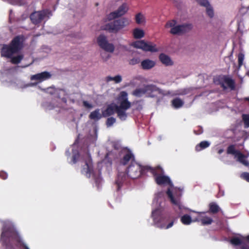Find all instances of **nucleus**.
Segmentation results:
<instances>
[{
  "label": "nucleus",
  "mask_w": 249,
  "mask_h": 249,
  "mask_svg": "<svg viewBox=\"0 0 249 249\" xmlns=\"http://www.w3.org/2000/svg\"><path fill=\"white\" fill-rule=\"evenodd\" d=\"M145 168L149 170L154 175L155 181L158 184L168 186L166 194L171 202L180 211L178 213L181 214L187 212L188 210L184 207L180 202L182 190L179 188L175 187L168 176L163 175V169L160 167L153 168L147 166Z\"/></svg>",
  "instance_id": "1"
},
{
  "label": "nucleus",
  "mask_w": 249,
  "mask_h": 249,
  "mask_svg": "<svg viewBox=\"0 0 249 249\" xmlns=\"http://www.w3.org/2000/svg\"><path fill=\"white\" fill-rule=\"evenodd\" d=\"M164 200V193L162 192L158 193L153 200L151 216L154 225L160 229H169L172 227L174 222L172 221L166 226V219L163 215V208L161 203Z\"/></svg>",
  "instance_id": "2"
},
{
  "label": "nucleus",
  "mask_w": 249,
  "mask_h": 249,
  "mask_svg": "<svg viewBox=\"0 0 249 249\" xmlns=\"http://www.w3.org/2000/svg\"><path fill=\"white\" fill-rule=\"evenodd\" d=\"M192 90V88H184L179 89L174 91L173 93H171L169 92L164 93L163 91L158 88L156 86L151 84L144 85L142 87L137 88L133 91L132 94L138 97H142L145 94H147V96L149 97H154V95L153 93L155 92L161 95L171 94L173 96L184 95L191 93Z\"/></svg>",
  "instance_id": "3"
},
{
  "label": "nucleus",
  "mask_w": 249,
  "mask_h": 249,
  "mask_svg": "<svg viewBox=\"0 0 249 249\" xmlns=\"http://www.w3.org/2000/svg\"><path fill=\"white\" fill-rule=\"evenodd\" d=\"M11 239H14L17 241V246L19 248L23 247L24 249H29L26 245L20 241L17 233L14 230L13 224L9 221H6L3 222L0 242L3 245H5L6 242Z\"/></svg>",
  "instance_id": "4"
},
{
  "label": "nucleus",
  "mask_w": 249,
  "mask_h": 249,
  "mask_svg": "<svg viewBox=\"0 0 249 249\" xmlns=\"http://www.w3.org/2000/svg\"><path fill=\"white\" fill-rule=\"evenodd\" d=\"M127 95L126 92L123 91L120 93L117 99L118 105L116 107V112L122 121L126 119L127 114L126 111L131 107V103L128 101Z\"/></svg>",
  "instance_id": "5"
},
{
  "label": "nucleus",
  "mask_w": 249,
  "mask_h": 249,
  "mask_svg": "<svg viewBox=\"0 0 249 249\" xmlns=\"http://www.w3.org/2000/svg\"><path fill=\"white\" fill-rule=\"evenodd\" d=\"M22 47V38L16 36L9 45H4L1 51V55L7 58H11L13 54L18 52Z\"/></svg>",
  "instance_id": "6"
},
{
  "label": "nucleus",
  "mask_w": 249,
  "mask_h": 249,
  "mask_svg": "<svg viewBox=\"0 0 249 249\" xmlns=\"http://www.w3.org/2000/svg\"><path fill=\"white\" fill-rule=\"evenodd\" d=\"M165 28L170 29L169 33L174 35H180L185 34L192 29L191 24H178L176 20L173 19L168 21Z\"/></svg>",
  "instance_id": "7"
},
{
  "label": "nucleus",
  "mask_w": 249,
  "mask_h": 249,
  "mask_svg": "<svg viewBox=\"0 0 249 249\" xmlns=\"http://www.w3.org/2000/svg\"><path fill=\"white\" fill-rule=\"evenodd\" d=\"M128 24V19L126 18H122L106 24L102 27V29L110 33H116Z\"/></svg>",
  "instance_id": "8"
},
{
  "label": "nucleus",
  "mask_w": 249,
  "mask_h": 249,
  "mask_svg": "<svg viewBox=\"0 0 249 249\" xmlns=\"http://www.w3.org/2000/svg\"><path fill=\"white\" fill-rule=\"evenodd\" d=\"M80 161L82 164V173L87 178L95 177L93 171L92 162L90 156L86 153L84 156L80 158Z\"/></svg>",
  "instance_id": "9"
},
{
  "label": "nucleus",
  "mask_w": 249,
  "mask_h": 249,
  "mask_svg": "<svg viewBox=\"0 0 249 249\" xmlns=\"http://www.w3.org/2000/svg\"><path fill=\"white\" fill-rule=\"evenodd\" d=\"M52 16V12L46 9L32 13L30 16V18L34 24H37L42 21L47 20Z\"/></svg>",
  "instance_id": "10"
},
{
  "label": "nucleus",
  "mask_w": 249,
  "mask_h": 249,
  "mask_svg": "<svg viewBox=\"0 0 249 249\" xmlns=\"http://www.w3.org/2000/svg\"><path fill=\"white\" fill-rule=\"evenodd\" d=\"M230 242L237 246L236 249H249V235L246 237L240 236L233 237L230 240Z\"/></svg>",
  "instance_id": "11"
},
{
  "label": "nucleus",
  "mask_w": 249,
  "mask_h": 249,
  "mask_svg": "<svg viewBox=\"0 0 249 249\" xmlns=\"http://www.w3.org/2000/svg\"><path fill=\"white\" fill-rule=\"evenodd\" d=\"M227 153L232 154L234 156L235 158L240 163H242L245 166H249V163L245 158H247L249 156V152H248L245 156L242 154L240 151L235 150L234 146L233 145H230L228 147L227 149Z\"/></svg>",
  "instance_id": "12"
},
{
  "label": "nucleus",
  "mask_w": 249,
  "mask_h": 249,
  "mask_svg": "<svg viewBox=\"0 0 249 249\" xmlns=\"http://www.w3.org/2000/svg\"><path fill=\"white\" fill-rule=\"evenodd\" d=\"M133 46L135 48L141 49L146 52H156L158 51L154 44L151 42H146L143 40L137 41L133 43Z\"/></svg>",
  "instance_id": "13"
},
{
  "label": "nucleus",
  "mask_w": 249,
  "mask_h": 249,
  "mask_svg": "<svg viewBox=\"0 0 249 249\" xmlns=\"http://www.w3.org/2000/svg\"><path fill=\"white\" fill-rule=\"evenodd\" d=\"M142 171L141 166L136 162H133L128 166L127 174L130 178L134 179L141 176Z\"/></svg>",
  "instance_id": "14"
},
{
  "label": "nucleus",
  "mask_w": 249,
  "mask_h": 249,
  "mask_svg": "<svg viewBox=\"0 0 249 249\" xmlns=\"http://www.w3.org/2000/svg\"><path fill=\"white\" fill-rule=\"evenodd\" d=\"M129 7L126 3H123L115 11L110 13L107 16V19L109 20H113L116 18L124 15L128 10Z\"/></svg>",
  "instance_id": "15"
},
{
  "label": "nucleus",
  "mask_w": 249,
  "mask_h": 249,
  "mask_svg": "<svg viewBox=\"0 0 249 249\" xmlns=\"http://www.w3.org/2000/svg\"><path fill=\"white\" fill-rule=\"evenodd\" d=\"M97 43L102 49L107 52L113 53L114 51L113 44L109 43L107 37L104 35H100L98 36Z\"/></svg>",
  "instance_id": "16"
},
{
  "label": "nucleus",
  "mask_w": 249,
  "mask_h": 249,
  "mask_svg": "<svg viewBox=\"0 0 249 249\" xmlns=\"http://www.w3.org/2000/svg\"><path fill=\"white\" fill-rule=\"evenodd\" d=\"M220 84L224 89L230 88L233 89L235 88V82L233 79L227 76L219 77Z\"/></svg>",
  "instance_id": "17"
},
{
  "label": "nucleus",
  "mask_w": 249,
  "mask_h": 249,
  "mask_svg": "<svg viewBox=\"0 0 249 249\" xmlns=\"http://www.w3.org/2000/svg\"><path fill=\"white\" fill-rule=\"evenodd\" d=\"M51 76L52 74L49 72L43 71L32 75L31 76V80L32 81L36 80L38 81V82H41L50 79Z\"/></svg>",
  "instance_id": "18"
},
{
  "label": "nucleus",
  "mask_w": 249,
  "mask_h": 249,
  "mask_svg": "<svg viewBox=\"0 0 249 249\" xmlns=\"http://www.w3.org/2000/svg\"><path fill=\"white\" fill-rule=\"evenodd\" d=\"M133 162H136L134 156L130 151H127L121 160V163L124 165L129 163L131 164Z\"/></svg>",
  "instance_id": "19"
},
{
  "label": "nucleus",
  "mask_w": 249,
  "mask_h": 249,
  "mask_svg": "<svg viewBox=\"0 0 249 249\" xmlns=\"http://www.w3.org/2000/svg\"><path fill=\"white\" fill-rule=\"evenodd\" d=\"M193 212L196 214V218L199 219L197 221H201L202 225H209L212 223L213 219L211 217L205 216L204 213H198L195 211H193Z\"/></svg>",
  "instance_id": "20"
},
{
  "label": "nucleus",
  "mask_w": 249,
  "mask_h": 249,
  "mask_svg": "<svg viewBox=\"0 0 249 249\" xmlns=\"http://www.w3.org/2000/svg\"><path fill=\"white\" fill-rule=\"evenodd\" d=\"M199 219L196 218V216L189 215L188 214H184L180 218V221L184 225H188L191 223L194 222H197Z\"/></svg>",
  "instance_id": "21"
},
{
  "label": "nucleus",
  "mask_w": 249,
  "mask_h": 249,
  "mask_svg": "<svg viewBox=\"0 0 249 249\" xmlns=\"http://www.w3.org/2000/svg\"><path fill=\"white\" fill-rule=\"evenodd\" d=\"M156 63L154 61L149 59H145L142 61L141 66L144 70H149L155 66Z\"/></svg>",
  "instance_id": "22"
},
{
  "label": "nucleus",
  "mask_w": 249,
  "mask_h": 249,
  "mask_svg": "<svg viewBox=\"0 0 249 249\" xmlns=\"http://www.w3.org/2000/svg\"><path fill=\"white\" fill-rule=\"evenodd\" d=\"M159 58L161 63L166 66H172L173 65V62L170 57L165 54H160Z\"/></svg>",
  "instance_id": "23"
},
{
  "label": "nucleus",
  "mask_w": 249,
  "mask_h": 249,
  "mask_svg": "<svg viewBox=\"0 0 249 249\" xmlns=\"http://www.w3.org/2000/svg\"><path fill=\"white\" fill-rule=\"evenodd\" d=\"M117 106L115 104H111L108 106L107 108L103 112V116L107 117L113 114L116 112V107Z\"/></svg>",
  "instance_id": "24"
},
{
  "label": "nucleus",
  "mask_w": 249,
  "mask_h": 249,
  "mask_svg": "<svg viewBox=\"0 0 249 249\" xmlns=\"http://www.w3.org/2000/svg\"><path fill=\"white\" fill-rule=\"evenodd\" d=\"M135 20L138 24H144L146 22L145 18L142 13H139L136 15Z\"/></svg>",
  "instance_id": "25"
},
{
  "label": "nucleus",
  "mask_w": 249,
  "mask_h": 249,
  "mask_svg": "<svg viewBox=\"0 0 249 249\" xmlns=\"http://www.w3.org/2000/svg\"><path fill=\"white\" fill-rule=\"evenodd\" d=\"M102 117V115L100 113V110L97 109L91 112L89 115V118L95 121L99 120Z\"/></svg>",
  "instance_id": "26"
},
{
  "label": "nucleus",
  "mask_w": 249,
  "mask_h": 249,
  "mask_svg": "<svg viewBox=\"0 0 249 249\" xmlns=\"http://www.w3.org/2000/svg\"><path fill=\"white\" fill-rule=\"evenodd\" d=\"M210 145V143L206 141H202L200 142L198 144L196 145V150L197 151H200L202 149H204L208 147H209Z\"/></svg>",
  "instance_id": "27"
},
{
  "label": "nucleus",
  "mask_w": 249,
  "mask_h": 249,
  "mask_svg": "<svg viewBox=\"0 0 249 249\" xmlns=\"http://www.w3.org/2000/svg\"><path fill=\"white\" fill-rule=\"evenodd\" d=\"M184 104V102L179 98H176L172 101V105L175 108L181 107Z\"/></svg>",
  "instance_id": "28"
},
{
  "label": "nucleus",
  "mask_w": 249,
  "mask_h": 249,
  "mask_svg": "<svg viewBox=\"0 0 249 249\" xmlns=\"http://www.w3.org/2000/svg\"><path fill=\"white\" fill-rule=\"evenodd\" d=\"M133 36L135 38H142L144 35V31L140 29L136 28L133 31Z\"/></svg>",
  "instance_id": "29"
},
{
  "label": "nucleus",
  "mask_w": 249,
  "mask_h": 249,
  "mask_svg": "<svg viewBox=\"0 0 249 249\" xmlns=\"http://www.w3.org/2000/svg\"><path fill=\"white\" fill-rule=\"evenodd\" d=\"M205 8L207 15L211 18H213L214 16V13L212 6L210 4L205 7Z\"/></svg>",
  "instance_id": "30"
},
{
  "label": "nucleus",
  "mask_w": 249,
  "mask_h": 249,
  "mask_svg": "<svg viewBox=\"0 0 249 249\" xmlns=\"http://www.w3.org/2000/svg\"><path fill=\"white\" fill-rule=\"evenodd\" d=\"M106 80L107 82L114 81L116 83H119L122 81V78L120 75H117L114 77L107 76L106 77Z\"/></svg>",
  "instance_id": "31"
},
{
  "label": "nucleus",
  "mask_w": 249,
  "mask_h": 249,
  "mask_svg": "<svg viewBox=\"0 0 249 249\" xmlns=\"http://www.w3.org/2000/svg\"><path fill=\"white\" fill-rule=\"evenodd\" d=\"M220 208L215 203H212L210 204V211L213 213H216L219 211Z\"/></svg>",
  "instance_id": "32"
},
{
  "label": "nucleus",
  "mask_w": 249,
  "mask_h": 249,
  "mask_svg": "<svg viewBox=\"0 0 249 249\" xmlns=\"http://www.w3.org/2000/svg\"><path fill=\"white\" fill-rule=\"evenodd\" d=\"M242 120L245 125V127H249V114H243Z\"/></svg>",
  "instance_id": "33"
},
{
  "label": "nucleus",
  "mask_w": 249,
  "mask_h": 249,
  "mask_svg": "<svg viewBox=\"0 0 249 249\" xmlns=\"http://www.w3.org/2000/svg\"><path fill=\"white\" fill-rule=\"evenodd\" d=\"M23 58L22 55H18L17 56L11 58V62L13 64H18Z\"/></svg>",
  "instance_id": "34"
},
{
  "label": "nucleus",
  "mask_w": 249,
  "mask_h": 249,
  "mask_svg": "<svg viewBox=\"0 0 249 249\" xmlns=\"http://www.w3.org/2000/svg\"><path fill=\"white\" fill-rule=\"evenodd\" d=\"M244 58V54L242 53H240L238 55V62L239 68L243 65Z\"/></svg>",
  "instance_id": "35"
},
{
  "label": "nucleus",
  "mask_w": 249,
  "mask_h": 249,
  "mask_svg": "<svg viewBox=\"0 0 249 249\" xmlns=\"http://www.w3.org/2000/svg\"><path fill=\"white\" fill-rule=\"evenodd\" d=\"M123 178L121 177V175H119L118 177L117 180L116 181V184L117 186V190H119L121 188L122 185Z\"/></svg>",
  "instance_id": "36"
},
{
  "label": "nucleus",
  "mask_w": 249,
  "mask_h": 249,
  "mask_svg": "<svg viewBox=\"0 0 249 249\" xmlns=\"http://www.w3.org/2000/svg\"><path fill=\"white\" fill-rule=\"evenodd\" d=\"M116 122V119L113 117H110L107 119V127L112 126Z\"/></svg>",
  "instance_id": "37"
},
{
  "label": "nucleus",
  "mask_w": 249,
  "mask_h": 249,
  "mask_svg": "<svg viewBox=\"0 0 249 249\" xmlns=\"http://www.w3.org/2000/svg\"><path fill=\"white\" fill-rule=\"evenodd\" d=\"M196 1L201 6H202L204 7H206L207 5L210 4V2L208 0H196Z\"/></svg>",
  "instance_id": "38"
},
{
  "label": "nucleus",
  "mask_w": 249,
  "mask_h": 249,
  "mask_svg": "<svg viewBox=\"0 0 249 249\" xmlns=\"http://www.w3.org/2000/svg\"><path fill=\"white\" fill-rule=\"evenodd\" d=\"M240 177L249 182V173H243L241 174Z\"/></svg>",
  "instance_id": "39"
},
{
  "label": "nucleus",
  "mask_w": 249,
  "mask_h": 249,
  "mask_svg": "<svg viewBox=\"0 0 249 249\" xmlns=\"http://www.w3.org/2000/svg\"><path fill=\"white\" fill-rule=\"evenodd\" d=\"M83 105L85 107L87 108H91L93 107L92 105L86 101H83Z\"/></svg>",
  "instance_id": "40"
},
{
  "label": "nucleus",
  "mask_w": 249,
  "mask_h": 249,
  "mask_svg": "<svg viewBox=\"0 0 249 249\" xmlns=\"http://www.w3.org/2000/svg\"><path fill=\"white\" fill-rule=\"evenodd\" d=\"M73 157H72V161L74 163H76L77 161V158H79L80 156L78 153L77 154H75L74 151H73Z\"/></svg>",
  "instance_id": "41"
},
{
  "label": "nucleus",
  "mask_w": 249,
  "mask_h": 249,
  "mask_svg": "<svg viewBox=\"0 0 249 249\" xmlns=\"http://www.w3.org/2000/svg\"><path fill=\"white\" fill-rule=\"evenodd\" d=\"M0 178L4 179L7 178V174L6 172L1 171L0 172Z\"/></svg>",
  "instance_id": "42"
},
{
  "label": "nucleus",
  "mask_w": 249,
  "mask_h": 249,
  "mask_svg": "<svg viewBox=\"0 0 249 249\" xmlns=\"http://www.w3.org/2000/svg\"><path fill=\"white\" fill-rule=\"evenodd\" d=\"M53 89L52 88H49L47 89V92H49L51 94L53 93Z\"/></svg>",
  "instance_id": "43"
},
{
  "label": "nucleus",
  "mask_w": 249,
  "mask_h": 249,
  "mask_svg": "<svg viewBox=\"0 0 249 249\" xmlns=\"http://www.w3.org/2000/svg\"><path fill=\"white\" fill-rule=\"evenodd\" d=\"M202 132H203V130H202V128H199V131H198V132H196V130H194V133H195L196 134H197V135L200 134H201Z\"/></svg>",
  "instance_id": "44"
},
{
  "label": "nucleus",
  "mask_w": 249,
  "mask_h": 249,
  "mask_svg": "<svg viewBox=\"0 0 249 249\" xmlns=\"http://www.w3.org/2000/svg\"><path fill=\"white\" fill-rule=\"evenodd\" d=\"M101 55H102V58L104 59L105 61H107L110 57V56L109 55H107V57H106V58H104V55H103L104 53H102Z\"/></svg>",
  "instance_id": "45"
},
{
  "label": "nucleus",
  "mask_w": 249,
  "mask_h": 249,
  "mask_svg": "<svg viewBox=\"0 0 249 249\" xmlns=\"http://www.w3.org/2000/svg\"><path fill=\"white\" fill-rule=\"evenodd\" d=\"M95 180H95V181H96V182H100V180H101V178H100V177H98V178H96V179H95Z\"/></svg>",
  "instance_id": "46"
},
{
  "label": "nucleus",
  "mask_w": 249,
  "mask_h": 249,
  "mask_svg": "<svg viewBox=\"0 0 249 249\" xmlns=\"http://www.w3.org/2000/svg\"><path fill=\"white\" fill-rule=\"evenodd\" d=\"M223 152V149H219L218 151V154H220Z\"/></svg>",
  "instance_id": "47"
},
{
  "label": "nucleus",
  "mask_w": 249,
  "mask_h": 249,
  "mask_svg": "<svg viewBox=\"0 0 249 249\" xmlns=\"http://www.w3.org/2000/svg\"><path fill=\"white\" fill-rule=\"evenodd\" d=\"M244 100L247 101L249 102V97H246L244 99Z\"/></svg>",
  "instance_id": "48"
},
{
  "label": "nucleus",
  "mask_w": 249,
  "mask_h": 249,
  "mask_svg": "<svg viewBox=\"0 0 249 249\" xmlns=\"http://www.w3.org/2000/svg\"><path fill=\"white\" fill-rule=\"evenodd\" d=\"M66 154L68 155H70V153L69 151H67L66 152Z\"/></svg>",
  "instance_id": "49"
},
{
  "label": "nucleus",
  "mask_w": 249,
  "mask_h": 249,
  "mask_svg": "<svg viewBox=\"0 0 249 249\" xmlns=\"http://www.w3.org/2000/svg\"><path fill=\"white\" fill-rule=\"evenodd\" d=\"M101 164H102V163H101ZM100 164V163H98V166H99Z\"/></svg>",
  "instance_id": "50"
},
{
  "label": "nucleus",
  "mask_w": 249,
  "mask_h": 249,
  "mask_svg": "<svg viewBox=\"0 0 249 249\" xmlns=\"http://www.w3.org/2000/svg\"><path fill=\"white\" fill-rule=\"evenodd\" d=\"M248 74L249 75V72H248Z\"/></svg>",
  "instance_id": "51"
}]
</instances>
